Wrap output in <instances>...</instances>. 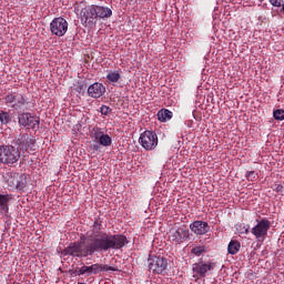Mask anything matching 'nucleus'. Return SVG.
<instances>
[{
    "label": "nucleus",
    "instance_id": "nucleus-1",
    "mask_svg": "<svg viewBox=\"0 0 284 284\" xmlns=\"http://www.w3.org/2000/svg\"><path fill=\"white\" fill-rule=\"evenodd\" d=\"M84 244V247H83ZM128 244L125 235L110 233H100L95 236H87L84 242L71 243L63 250L64 256L88 257L93 256L94 253L109 252L110 250H121Z\"/></svg>",
    "mask_w": 284,
    "mask_h": 284
},
{
    "label": "nucleus",
    "instance_id": "nucleus-2",
    "mask_svg": "<svg viewBox=\"0 0 284 284\" xmlns=\"http://www.w3.org/2000/svg\"><path fill=\"white\" fill-rule=\"evenodd\" d=\"M4 104L10 105L17 113L28 112L31 110V102L22 93L10 92L4 97Z\"/></svg>",
    "mask_w": 284,
    "mask_h": 284
},
{
    "label": "nucleus",
    "instance_id": "nucleus-3",
    "mask_svg": "<svg viewBox=\"0 0 284 284\" xmlns=\"http://www.w3.org/2000/svg\"><path fill=\"white\" fill-rule=\"evenodd\" d=\"M21 158L20 150L14 145H0V164L12 168Z\"/></svg>",
    "mask_w": 284,
    "mask_h": 284
},
{
    "label": "nucleus",
    "instance_id": "nucleus-4",
    "mask_svg": "<svg viewBox=\"0 0 284 284\" xmlns=\"http://www.w3.org/2000/svg\"><path fill=\"white\" fill-rule=\"evenodd\" d=\"M116 272L118 270L114 266L103 265V264H92L90 266L83 265L75 271L78 273V276H90V275H98L100 273L104 272Z\"/></svg>",
    "mask_w": 284,
    "mask_h": 284
},
{
    "label": "nucleus",
    "instance_id": "nucleus-5",
    "mask_svg": "<svg viewBox=\"0 0 284 284\" xmlns=\"http://www.w3.org/2000/svg\"><path fill=\"white\" fill-rule=\"evenodd\" d=\"M19 125L20 128H26L27 130H39L40 128V118L29 113V112H18Z\"/></svg>",
    "mask_w": 284,
    "mask_h": 284
},
{
    "label": "nucleus",
    "instance_id": "nucleus-6",
    "mask_svg": "<svg viewBox=\"0 0 284 284\" xmlns=\"http://www.w3.org/2000/svg\"><path fill=\"white\" fill-rule=\"evenodd\" d=\"M139 144L142 145L145 151H153L159 145V136L153 131L146 130L140 134Z\"/></svg>",
    "mask_w": 284,
    "mask_h": 284
},
{
    "label": "nucleus",
    "instance_id": "nucleus-7",
    "mask_svg": "<svg viewBox=\"0 0 284 284\" xmlns=\"http://www.w3.org/2000/svg\"><path fill=\"white\" fill-rule=\"evenodd\" d=\"M272 222L267 217H262L256 220V226L252 227L251 233L256 237V240H265L267 236L268 230H271Z\"/></svg>",
    "mask_w": 284,
    "mask_h": 284
},
{
    "label": "nucleus",
    "instance_id": "nucleus-8",
    "mask_svg": "<svg viewBox=\"0 0 284 284\" xmlns=\"http://www.w3.org/2000/svg\"><path fill=\"white\" fill-rule=\"evenodd\" d=\"M190 237V230L185 226H172L170 229L168 239L172 243L181 244Z\"/></svg>",
    "mask_w": 284,
    "mask_h": 284
},
{
    "label": "nucleus",
    "instance_id": "nucleus-9",
    "mask_svg": "<svg viewBox=\"0 0 284 284\" xmlns=\"http://www.w3.org/2000/svg\"><path fill=\"white\" fill-rule=\"evenodd\" d=\"M68 28L69 23L62 17L54 18L49 24V30L51 31V34L59 38L64 37L67 34Z\"/></svg>",
    "mask_w": 284,
    "mask_h": 284
},
{
    "label": "nucleus",
    "instance_id": "nucleus-10",
    "mask_svg": "<svg viewBox=\"0 0 284 284\" xmlns=\"http://www.w3.org/2000/svg\"><path fill=\"white\" fill-rule=\"evenodd\" d=\"M7 183L11 190L23 191L28 186V175L13 173L9 175Z\"/></svg>",
    "mask_w": 284,
    "mask_h": 284
},
{
    "label": "nucleus",
    "instance_id": "nucleus-11",
    "mask_svg": "<svg viewBox=\"0 0 284 284\" xmlns=\"http://www.w3.org/2000/svg\"><path fill=\"white\" fill-rule=\"evenodd\" d=\"M149 270L155 274H162L168 270L169 262L168 258L162 256H151L148 260Z\"/></svg>",
    "mask_w": 284,
    "mask_h": 284
},
{
    "label": "nucleus",
    "instance_id": "nucleus-12",
    "mask_svg": "<svg viewBox=\"0 0 284 284\" xmlns=\"http://www.w3.org/2000/svg\"><path fill=\"white\" fill-rule=\"evenodd\" d=\"M80 20L85 26H94L98 22V17L95 14L94 4L87 6L80 11Z\"/></svg>",
    "mask_w": 284,
    "mask_h": 284
},
{
    "label": "nucleus",
    "instance_id": "nucleus-13",
    "mask_svg": "<svg viewBox=\"0 0 284 284\" xmlns=\"http://www.w3.org/2000/svg\"><path fill=\"white\" fill-rule=\"evenodd\" d=\"M216 267V263L213 262H197L193 264V273L197 275V277H206L207 273L213 271Z\"/></svg>",
    "mask_w": 284,
    "mask_h": 284
},
{
    "label": "nucleus",
    "instance_id": "nucleus-14",
    "mask_svg": "<svg viewBox=\"0 0 284 284\" xmlns=\"http://www.w3.org/2000/svg\"><path fill=\"white\" fill-rule=\"evenodd\" d=\"M87 93L89 97L99 99L100 97H103L105 93V87L102 83L95 82L92 83L89 89H87Z\"/></svg>",
    "mask_w": 284,
    "mask_h": 284
},
{
    "label": "nucleus",
    "instance_id": "nucleus-15",
    "mask_svg": "<svg viewBox=\"0 0 284 284\" xmlns=\"http://www.w3.org/2000/svg\"><path fill=\"white\" fill-rule=\"evenodd\" d=\"M189 227H191V231L193 232V234H196V235H204V234H207L209 232V224L207 222H203V221H194L191 223V225H189Z\"/></svg>",
    "mask_w": 284,
    "mask_h": 284
},
{
    "label": "nucleus",
    "instance_id": "nucleus-16",
    "mask_svg": "<svg viewBox=\"0 0 284 284\" xmlns=\"http://www.w3.org/2000/svg\"><path fill=\"white\" fill-rule=\"evenodd\" d=\"M14 144L20 152L24 151L26 144H36V141L29 134H21L14 140Z\"/></svg>",
    "mask_w": 284,
    "mask_h": 284
},
{
    "label": "nucleus",
    "instance_id": "nucleus-17",
    "mask_svg": "<svg viewBox=\"0 0 284 284\" xmlns=\"http://www.w3.org/2000/svg\"><path fill=\"white\" fill-rule=\"evenodd\" d=\"M94 12H95L97 19H100V20H108L112 16L111 8H106V7H103V6H95L94 4Z\"/></svg>",
    "mask_w": 284,
    "mask_h": 284
},
{
    "label": "nucleus",
    "instance_id": "nucleus-18",
    "mask_svg": "<svg viewBox=\"0 0 284 284\" xmlns=\"http://www.w3.org/2000/svg\"><path fill=\"white\" fill-rule=\"evenodd\" d=\"M95 140L100 142L102 146L109 148L112 143V139L109 134H104L103 132L94 133Z\"/></svg>",
    "mask_w": 284,
    "mask_h": 284
},
{
    "label": "nucleus",
    "instance_id": "nucleus-19",
    "mask_svg": "<svg viewBox=\"0 0 284 284\" xmlns=\"http://www.w3.org/2000/svg\"><path fill=\"white\" fill-rule=\"evenodd\" d=\"M156 118H159L161 123H166L172 119V112L168 109H162L156 113Z\"/></svg>",
    "mask_w": 284,
    "mask_h": 284
},
{
    "label": "nucleus",
    "instance_id": "nucleus-20",
    "mask_svg": "<svg viewBox=\"0 0 284 284\" xmlns=\"http://www.w3.org/2000/svg\"><path fill=\"white\" fill-rule=\"evenodd\" d=\"M106 80L109 83L115 84L121 80V71L115 70V71H109L106 74Z\"/></svg>",
    "mask_w": 284,
    "mask_h": 284
},
{
    "label": "nucleus",
    "instance_id": "nucleus-21",
    "mask_svg": "<svg viewBox=\"0 0 284 284\" xmlns=\"http://www.w3.org/2000/svg\"><path fill=\"white\" fill-rule=\"evenodd\" d=\"M12 200V197L9 194H1L0 193V211L8 212L9 211V201Z\"/></svg>",
    "mask_w": 284,
    "mask_h": 284
},
{
    "label": "nucleus",
    "instance_id": "nucleus-22",
    "mask_svg": "<svg viewBox=\"0 0 284 284\" xmlns=\"http://www.w3.org/2000/svg\"><path fill=\"white\" fill-rule=\"evenodd\" d=\"M91 232L92 234L87 235V237H95L97 235H100V234H106V232L101 231V222L99 221H95L94 224H92Z\"/></svg>",
    "mask_w": 284,
    "mask_h": 284
},
{
    "label": "nucleus",
    "instance_id": "nucleus-23",
    "mask_svg": "<svg viewBox=\"0 0 284 284\" xmlns=\"http://www.w3.org/2000/svg\"><path fill=\"white\" fill-rule=\"evenodd\" d=\"M10 122H12V115H10V112L0 110V124L8 125Z\"/></svg>",
    "mask_w": 284,
    "mask_h": 284
},
{
    "label": "nucleus",
    "instance_id": "nucleus-24",
    "mask_svg": "<svg viewBox=\"0 0 284 284\" xmlns=\"http://www.w3.org/2000/svg\"><path fill=\"white\" fill-rule=\"evenodd\" d=\"M241 250V243L239 241L235 240H231L230 244H229V253L231 255H236Z\"/></svg>",
    "mask_w": 284,
    "mask_h": 284
},
{
    "label": "nucleus",
    "instance_id": "nucleus-25",
    "mask_svg": "<svg viewBox=\"0 0 284 284\" xmlns=\"http://www.w3.org/2000/svg\"><path fill=\"white\" fill-rule=\"evenodd\" d=\"M191 253L194 255V256H201L202 254L206 253V247L203 246V245H199L196 247H193Z\"/></svg>",
    "mask_w": 284,
    "mask_h": 284
},
{
    "label": "nucleus",
    "instance_id": "nucleus-26",
    "mask_svg": "<svg viewBox=\"0 0 284 284\" xmlns=\"http://www.w3.org/2000/svg\"><path fill=\"white\" fill-rule=\"evenodd\" d=\"M273 116L275 121H284V110L277 109L273 111Z\"/></svg>",
    "mask_w": 284,
    "mask_h": 284
},
{
    "label": "nucleus",
    "instance_id": "nucleus-27",
    "mask_svg": "<svg viewBox=\"0 0 284 284\" xmlns=\"http://www.w3.org/2000/svg\"><path fill=\"white\" fill-rule=\"evenodd\" d=\"M88 89V85L83 82H79L78 85H75V92L83 93Z\"/></svg>",
    "mask_w": 284,
    "mask_h": 284
},
{
    "label": "nucleus",
    "instance_id": "nucleus-28",
    "mask_svg": "<svg viewBox=\"0 0 284 284\" xmlns=\"http://www.w3.org/2000/svg\"><path fill=\"white\" fill-rule=\"evenodd\" d=\"M256 175L257 174L255 173V171H247L245 176H246L248 182H254L255 179H256Z\"/></svg>",
    "mask_w": 284,
    "mask_h": 284
},
{
    "label": "nucleus",
    "instance_id": "nucleus-29",
    "mask_svg": "<svg viewBox=\"0 0 284 284\" xmlns=\"http://www.w3.org/2000/svg\"><path fill=\"white\" fill-rule=\"evenodd\" d=\"M112 112L111 108L110 106H106V105H102L100 108V113L103 114V115H109L110 113Z\"/></svg>",
    "mask_w": 284,
    "mask_h": 284
},
{
    "label": "nucleus",
    "instance_id": "nucleus-30",
    "mask_svg": "<svg viewBox=\"0 0 284 284\" xmlns=\"http://www.w3.org/2000/svg\"><path fill=\"white\" fill-rule=\"evenodd\" d=\"M268 2L271 6L280 8L284 3V0H268Z\"/></svg>",
    "mask_w": 284,
    "mask_h": 284
},
{
    "label": "nucleus",
    "instance_id": "nucleus-31",
    "mask_svg": "<svg viewBox=\"0 0 284 284\" xmlns=\"http://www.w3.org/2000/svg\"><path fill=\"white\" fill-rule=\"evenodd\" d=\"M33 145H34V143H26L23 151L28 152L29 150H33Z\"/></svg>",
    "mask_w": 284,
    "mask_h": 284
},
{
    "label": "nucleus",
    "instance_id": "nucleus-32",
    "mask_svg": "<svg viewBox=\"0 0 284 284\" xmlns=\"http://www.w3.org/2000/svg\"><path fill=\"white\" fill-rule=\"evenodd\" d=\"M243 230H245V231H241V234H248L250 233V226L247 225V226H243Z\"/></svg>",
    "mask_w": 284,
    "mask_h": 284
},
{
    "label": "nucleus",
    "instance_id": "nucleus-33",
    "mask_svg": "<svg viewBox=\"0 0 284 284\" xmlns=\"http://www.w3.org/2000/svg\"><path fill=\"white\" fill-rule=\"evenodd\" d=\"M281 7H282V11L284 13V2L281 4Z\"/></svg>",
    "mask_w": 284,
    "mask_h": 284
},
{
    "label": "nucleus",
    "instance_id": "nucleus-34",
    "mask_svg": "<svg viewBox=\"0 0 284 284\" xmlns=\"http://www.w3.org/2000/svg\"><path fill=\"white\" fill-rule=\"evenodd\" d=\"M94 150L98 151L99 150V145H94Z\"/></svg>",
    "mask_w": 284,
    "mask_h": 284
},
{
    "label": "nucleus",
    "instance_id": "nucleus-35",
    "mask_svg": "<svg viewBox=\"0 0 284 284\" xmlns=\"http://www.w3.org/2000/svg\"><path fill=\"white\" fill-rule=\"evenodd\" d=\"M283 186H278L277 190L280 191V189H282Z\"/></svg>",
    "mask_w": 284,
    "mask_h": 284
},
{
    "label": "nucleus",
    "instance_id": "nucleus-36",
    "mask_svg": "<svg viewBox=\"0 0 284 284\" xmlns=\"http://www.w3.org/2000/svg\"><path fill=\"white\" fill-rule=\"evenodd\" d=\"M78 284H85V283H83V282H79Z\"/></svg>",
    "mask_w": 284,
    "mask_h": 284
}]
</instances>
